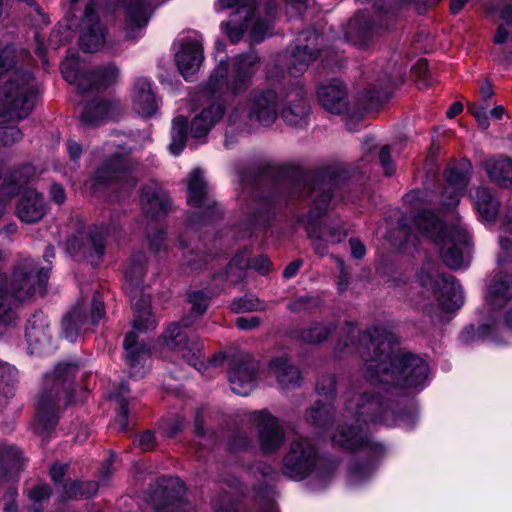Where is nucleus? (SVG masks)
Returning a JSON list of instances; mask_svg holds the SVG:
<instances>
[{
	"label": "nucleus",
	"instance_id": "9",
	"mask_svg": "<svg viewBox=\"0 0 512 512\" xmlns=\"http://www.w3.org/2000/svg\"><path fill=\"white\" fill-rule=\"evenodd\" d=\"M309 197L312 201L311 212L303 221L315 253L325 256L328 254L329 245L340 243L346 238L347 232L342 225L330 224L320 218L329 206L332 197L330 189L325 188L322 183L314 184Z\"/></svg>",
	"mask_w": 512,
	"mask_h": 512
},
{
	"label": "nucleus",
	"instance_id": "31",
	"mask_svg": "<svg viewBox=\"0 0 512 512\" xmlns=\"http://www.w3.org/2000/svg\"><path fill=\"white\" fill-rule=\"evenodd\" d=\"M132 103L135 112L142 117H151L156 113L158 100L148 79L141 77L135 81Z\"/></svg>",
	"mask_w": 512,
	"mask_h": 512
},
{
	"label": "nucleus",
	"instance_id": "15",
	"mask_svg": "<svg viewBox=\"0 0 512 512\" xmlns=\"http://www.w3.org/2000/svg\"><path fill=\"white\" fill-rule=\"evenodd\" d=\"M104 314V304L98 294L93 296L89 316L87 315L86 303H77L75 308L63 318L62 332L64 337L69 342H75L82 333L87 331L89 325H97Z\"/></svg>",
	"mask_w": 512,
	"mask_h": 512
},
{
	"label": "nucleus",
	"instance_id": "5",
	"mask_svg": "<svg viewBox=\"0 0 512 512\" xmlns=\"http://www.w3.org/2000/svg\"><path fill=\"white\" fill-rule=\"evenodd\" d=\"M38 87L29 73L14 72L9 80L0 84V144L12 145L21 139V131L6 125L26 118L33 110Z\"/></svg>",
	"mask_w": 512,
	"mask_h": 512
},
{
	"label": "nucleus",
	"instance_id": "35",
	"mask_svg": "<svg viewBox=\"0 0 512 512\" xmlns=\"http://www.w3.org/2000/svg\"><path fill=\"white\" fill-rule=\"evenodd\" d=\"M169 205L170 199L168 195L156 184L143 189L141 207L146 217H158L167 211Z\"/></svg>",
	"mask_w": 512,
	"mask_h": 512
},
{
	"label": "nucleus",
	"instance_id": "10",
	"mask_svg": "<svg viewBox=\"0 0 512 512\" xmlns=\"http://www.w3.org/2000/svg\"><path fill=\"white\" fill-rule=\"evenodd\" d=\"M146 259L144 255L133 256L125 272V288L134 311L133 328L140 332L153 330L157 320L151 313L150 297L142 289Z\"/></svg>",
	"mask_w": 512,
	"mask_h": 512
},
{
	"label": "nucleus",
	"instance_id": "46",
	"mask_svg": "<svg viewBox=\"0 0 512 512\" xmlns=\"http://www.w3.org/2000/svg\"><path fill=\"white\" fill-rule=\"evenodd\" d=\"M249 266V262L242 256H237L228 265L227 275H230L233 270H237L236 276L241 277L243 270ZM255 270L259 271L261 274H267L270 271L271 263L269 259L265 256H259L255 258L250 264Z\"/></svg>",
	"mask_w": 512,
	"mask_h": 512
},
{
	"label": "nucleus",
	"instance_id": "53",
	"mask_svg": "<svg viewBox=\"0 0 512 512\" xmlns=\"http://www.w3.org/2000/svg\"><path fill=\"white\" fill-rule=\"evenodd\" d=\"M374 469L373 464L356 465L350 471V482L352 484H359L364 479L368 478Z\"/></svg>",
	"mask_w": 512,
	"mask_h": 512
},
{
	"label": "nucleus",
	"instance_id": "52",
	"mask_svg": "<svg viewBox=\"0 0 512 512\" xmlns=\"http://www.w3.org/2000/svg\"><path fill=\"white\" fill-rule=\"evenodd\" d=\"M191 303V313L199 317L204 314L208 307L209 298L202 291H193L188 295Z\"/></svg>",
	"mask_w": 512,
	"mask_h": 512
},
{
	"label": "nucleus",
	"instance_id": "19",
	"mask_svg": "<svg viewBox=\"0 0 512 512\" xmlns=\"http://www.w3.org/2000/svg\"><path fill=\"white\" fill-rule=\"evenodd\" d=\"M321 41L322 38L314 30H306L300 33L288 66V71L292 76L297 77L307 70L318 55V46Z\"/></svg>",
	"mask_w": 512,
	"mask_h": 512
},
{
	"label": "nucleus",
	"instance_id": "3",
	"mask_svg": "<svg viewBox=\"0 0 512 512\" xmlns=\"http://www.w3.org/2000/svg\"><path fill=\"white\" fill-rule=\"evenodd\" d=\"M49 267H39L31 258L19 261L9 277L0 273V327L16 324V306L34 295H44L49 278Z\"/></svg>",
	"mask_w": 512,
	"mask_h": 512
},
{
	"label": "nucleus",
	"instance_id": "38",
	"mask_svg": "<svg viewBox=\"0 0 512 512\" xmlns=\"http://www.w3.org/2000/svg\"><path fill=\"white\" fill-rule=\"evenodd\" d=\"M118 110V102L93 100L83 108L81 112V121L85 125L97 126L105 119L115 117Z\"/></svg>",
	"mask_w": 512,
	"mask_h": 512
},
{
	"label": "nucleus",
	"instance_id": "11",
	"mask_svg": "<svg viewBox=\"0 0 512 512\" xmlns=\"http://www.w3.org/2000/svg\"><path fill=\"white\" fill-rule=\"evenodd\" d=\"M318 455L314 444L307 438L294 439L290 444L289 452L283 459V474L290 479L300 481L316 471L319 480H329L330 471L316 470Z\"/></svg>",
	"mask_w": 512,
	"mask_h": 512
},
{
	"label": "nucleus",
	"instance_id": "33",
	"mask_svg": "<svg viewBox=\"0 0 512 512\" xmlns=\"http://www.w3.org/2000/svg\"><path fill=\"white\" fill-rule=\"evenodd\" d=\"M512 298V274L497 272L487 290V302L493 308H500Z\"/></svg>",
	"mask_w": 512,
	"mask_h": 512
},
{
	"label": "nucleus",
	"instance_id": "2",
	"mask_svg": "<svg viewBox=\"0 0 512 512\" xmlns=\"http://www.w3.org/2000/svg\"><path fill=\"white\" fill-rule=\"evenodd\" d=\"M258 61L259 58L254 52L238 55L229 71L227 61L222 58L219 60V64L203 85L202 96L207 103L191 121L190 134L193 138L206 137L222 119L225 112L223 98L227 93L237 95L247 90L258 69Z\"/></svg>",
	"mask_w": 512,
	"mask_h": 512
},
{
	"label": "nucleus",
	"instance_id": "27",
	"mask_svg": "<svg viewBox=\"0 0 512 512\" xmlns=\"http://www.w3.org/2000/svg\"><path fill=\"white\" fill-rule=\"evenodd\" d=\"M47 212V205L43 196L34 189H27L21 195L16 214L25 223L40 221Z\"/></svg>",
	"mask_w": 512,
	"mask_h": 512
},
{
	"label": "nucleus",
	"instance_id": "20",
	"mask_svg": "<svg viewBox=\"0 0 512 512\" xmlns=\"http://www.w3.org/2000/svg\"><path fill=\"white\" fill-rule=\"evenodd\" d=\"M251 419L258 429L261 450L265 454L278 451L285 440L284 431L278 419L267 410L253 412Z\"/></svg>",
	"mask_w": 512,
	"mask_h": 512
},
{
	"label": "nucleus",
	"instance_id": "17",
	"mask_svg": "<svg viewBox=\"0 0 512 512\" xmlns=\"http://www.w3.org/2000/svg\"><path fill=\"white\" fill-rule=\"evenodd\" d=\"M121 229L118 223H111L107 226L94 227L86 235L79 232L67 241V250L70 253L83 252L84 254H93L101 256L105 250V243L108 240L118 241Z\"/></svg>",
	"mask_w": 512,
	"mask_h": 512
},
{
	"label": "nucleus",
	"instance_id": "51",
	"mask_svg": "<svg viewBox=\"0 0 512 512\" xmlns=\"http://www.w3.org/2000/svg\"><path fill=\"white\" fill-rule=\"evenodd\" d=\"M500 18L503 21L494 36V42L496 44H503L509 35V31L507 30L506 26L512 25V4H505L500 9Z\"/></svg>",
	"mask_w": 512,
	"mask_h": 512
},
{
	"label": "nucleus",
	"instance_id": "58",
	"mask_svg": "<svg viewBox=\"0 0 512 512\" xmlns=\"http://www.w3.org/2000/svg\"><path fill=\"white\" fill-rule=\"evenodd\" d=\"M261 323V320L257 316L250 317H238L235 321V325L240 330H252L257 328Z\"/></svg>",
	"mask_w": 512,
	"mask_h": 512
},
{
	"label": "nucleus",
	"instance_id": "13",
	"mask_svg": "<svg viewBox=\"0 0 512 512\" xmlns=\"http://www.w3.org/2000/svg\"><path fill=\"white\" fill-rule=\"evenodd\" d=\"M417 278L427 291L439 293V303L444 310H456L463 305V291L454 276L439 273L434 264L426 263L418 272Z\"/></svg>",
	"mask_w": 512,
	"mask_h": 512
},
{
	"label": "nucleus",
	"instance_id": "29",
	"mask_svg": "<svg viewBox=\"0 0 512 512\" xmlns=\"http://www.w3.org/2000/svg\"><path fill=\"white\" fill-rule=\"evenodd\" d=\"M187 190V201L190 206L204 208L205 213L216 207V202L209 195L207 183L200 169H194L189 174Z\"/></svg>",
	"mask_w": 512,
	"mask_h": 512
},
{
	"label": "nucleus",
	"instance_id": "55",
	"mask_svg": "<svg viewBox=\"0 0 512 512\" xmlns=\"http://www.w3.org/2000/svg\"><path fill=\"white\" fill-rule=\"evenodd\" d=\"M50 496V488L47 484H38L29 492V499L33 502V507L39 508L37 505Z\"/></svg>",
	"mask_w": 512,
	"mask_h": 512
},
{
	"label": "nucleus",
	"instance_id": "22",
	"mask_svg": "<svg viewBox=\"0 0 512 512\" xmlns=\"http://www.w3.org/2000/svg\"><path fill=\"white\" fill-rule=\"evenodd\" d=\"M257 369V362L249 355L235 357L229 371L231 390L235 394L247 396L255 387Z\"/></svg>",
	"mask_w": 512,
	"mask_h": 512
},
{
	"label": "nucleus",
	"instance_id": "60",
	"mask_svg": "<svg viewBox=\"0 0 512 512\" xmlns=\"http://www.w3.org/2000/svg\"><path fill=\"white\" fill-rule=\"evenodd\" d=\"M14 65V54L9 48L0 53V76L7 72Z\"/></svg>",
	"mask_w": 512,
	"mask_h": 512
},
{
	"label": "nucleus",
	"instance_id": "14",
	"mask_svg": "<svg viewBox=\"0 0 512 512\" xmlns=\"http://www.w3.org/2000/svg\"><path fill=\"white\" fill-rule=\"evenodd\" d=\"M190 325L188 319H183L182 324L174 323L167 328L163 335L166 347L175 351L191 366L198 371L206 369L205 363L201 360L202 346L197 336L188 335L184 330Z\"/></svg>",
	"mask_w": 512,
	"mask_h": 512
},
{
	"label": "nucleus",
	"instance_id": "49",
	"mask_svg": "<svg viewBox=\"0 0 512 512\" xmlns=\"http://www.w3.org/2000/svg\"><path fill=\"white\" fill-rule=\"evenodd\" d=\"M265 308V304L253 295H245L230 304V309L235 313L263 311Z\"/></svg>",
	"mask_w": 512,
	"mask_h": 512
},
{
	"label": "nucleus",
	"instance_id": "42",
	"mask_svg": "<svg viewBox=\"0 0 512 512\" xmlns=\"http://www.w3.org/2000/svg\"><path fill=\"white\" fill-rule=\"evenodd\" d=\"M395 64L388 63L385 68L374 70L372 75L368 77L371 83L373 93L375 96L372 98L381 99L382 96L387 95V90L393 85V72Z\"/></svg>",
	"mask_w": 512,
	"mask_h": 512
},
{
	"label": "nucleus",
	"instance_id": "25",
	"mask_svg": "<svg viewBox=\"0 0 512 512\" xmlns=\"http://www.w3.org/2000/svg\"><path fill=\"white\" fill-rule=\"evenodd\" d=\"M469 163L452 166L445 171L446 186L441 194V203L446 207H454L460 201L462 191L468 185Z\"/></svg>",
	"mask_w": 512,
	"mask_h": 512
},
{
	"label": "nucleus",
	"instance_id": "36",
	"mask_svg": "<svg viewBox=\"0 0 512 512\" xmlns=\"http://www.w3.org/2000/svg\"><path fill=\"white\" fill-rule=\"evenodd\" d=\"M126 6L127 36L134 37L135 29H142L150 17L151 0H124Z\"/></svg>",
	"mask_w": 512,
	"mask_h": 512
},
{
	"label": "nucleus",
	"instance_id": "56",
	"mask_svg": "<svg viewBox=\"0 0 512 512\" xmlns=\"http://www.w3.org/2000/svg\"><path fill=\"white\" fill-rule=\"evenodd\" d=\"M134 443L143 451L153 449L155 446V437L153 432L145 431L134 440Z\"/></svg>",
	"mask_w": 512,
	"mask_h": 512
},
{
	"label": "nucleus",
	"instance_id": "32",
	"mask_svg": "<svg viewBox=\"0 0 512 512\" xmlns=\"http://www.w3.org/2000/svg\"><path fill=\"white\" fill-rule=\"evenodd\" d=\"M317 94L321 105L331 113L340 114L347 107L346 88L339 80L320 85Z\"/></svg>",
	"mask_w": 512,
	"mask_h": 512
},
{
	"label": "nucleus",
	"instance_id": "41",
	"mask_svg": "<svg viewBox=\"0 0 512 512\" xmlns=\"http://www.w3.org/2000/svg\"><path fill=\"white\" fill-rule=\"evenodd\" d=\"M475 208L483 221L495 220L499 211V202L486 187H478L472 195Z\"/></svg>",
	"mask_w": 512,
	"mask_h": 512
},
{
	"label": "nucleus",
	"instance_id": "4",
	"mask_svg": "<svg viewBox=\"0 0 512 512\" xmlns=\"http://www.w3.org/2000/svg\"><path fill=\"white\" fill-rule=\"evenodd\" d=\"M237 9L221 28L232 43L239 42L246 32L252 42L259 43L272 34L276 7L274 0H217L215 10Z\"/></svg>",
	"mask_w": 512,
	"mask_h": 512
},
{
	"label": "nucleus",
	"instance_id": "62",
	"mask_svg": "<svg viewBox=\"0 0 512 512\" xmlns=\"http://www.w3.org/2000/svg\"><path fill=\"white\" fill-rule=\"evenodd\" d=\"M164 240H165V233L161 230L156 231V233L153 237H151L149 235L148 236V244H149L150 249L155 253L160 252L162 249V246L164 244Z\"/></svg>",
	"mask_w": 512,
	"mask_h": 512
},
{
	"label": "nucleus",
	"instance_id": "57",
	"mask_svg": "<svg viewBox=\"0 0 512 512\" xmlns=\"http://www.w3.org/2000/svg\"><path fill=\"white\" fill-rule=\"evenodd\" d=\"M315 304V300L309 296H301L289 303L288 308L293 312L310 309Z\"/></svg>",
	"mask_w": 512,
	"mask_h": 512
},
{
	"label": "nucleus",
	"instance_id": "8",
	"mask_svg": "<svg viewBox=\"0 0 512 512\" xmlns=\"http://www.w3.org/2000/svg\"><path fill=\"white\" fill-rule=\"evenodd\" d=\"M278 117V95L273 89L253 91L245 104H237L228 114V129L224 145L226 148L236 142L231 136L235 130L244 131L247 120L261 126H271Z\"/></svg>",
	"mask_w": 512,
	"mask_h": 512
},
{
	"label": "nucleus",
	"instance_id": "7",
	"mask_svg": "<svg viewBox=\"0 0 512 512\" xmlns=\"http://www.w3.org/2000/svg\"><path fill=\"white\" fill-rule=\"evenodd\" d=\"M76 366L59 363L51 375H47L37 403V422L41 432H49L57 424V408L71 402V382Z\"/></svg>",
	"mask_w": 512,
	"mask_h": 512
},
{
	"label": "nucleus",
	"instance_id": "26",
	"mask_svg": "<svg viewBox=\"0 0 512 512\" xmlns=\"http://www.w3.org/2000/svg\"><path fill=\"white\" fill-rule=\"evenodd\" d=\"M26 339L33 353H42L50 346V331L47 316L43 312H36L28 320Z\"/></svg>",
	"mask_w": 512,
	"mask_h": 512
},
{
	"label": "nucleus",
	"instance_id": "44",
	"mask_svg": "<svg viewBox=\"0 0 512 512\" xmlns=\"http://www.w3.org/2000/svg\"><path fill=\"white\" fill-rule=\"evenodd\" d=\"M188 120L180 115L172 120L171 143L169 150L172 154L178 155L186 145Z\"/></svg>",
	"mask_w": 512,
	"mask_h": 512
},
{
	"label": "nucleus",
	"instance_id": "30",
	"mask_svg": "<svg viewBox=\"0 0 512 512\" xmlns=\"http://www.w3.org/2000/svg\"><path fill=\"white\" fill-rule=\"evenodd\" d=\"M123 347L126 361L130 367V375L134 378H142L146 373L149 361V351L144 345L136 342V334L131 331L125 335Z\"/></svg>",
	"mask_w": 512,
	"mask_h": 512
},
{
	"label": "nucleus",
	"instance_id": "1",
	"mask_svg": "<svg viewBox=\"0 0 512 512\" xmlns=\"http://www.w3.org/2000/svg\"><path fill=\"white\" fill-rule=\"evenodd\" d=\"M394 337L384 329L374 327L359 334L357 351L364 361L365 383L351 386L344 394V404L331 438L341 447L369 451L373 456L384 452L383 445L373 442L364 427L370 422L387 423L388 401L376 391L385 388L423 387L429 366L420 356L394 351Z\"/></svg>",
	"mask_w": 512,
	"mask_h": 512
},
{
	"label": "nucleus",
	"instance_id": "50",
	"mask_svg": "<svg viewBox=\"0 0 512 512\" xmlns=\"http://www.w3.org/2000/svg\"><path fill=\"white\" fill-rule=\"evenodd\" d=\"M331 332V326L316 323L304 329L300 334V338L307 343H319L326 340Z\"/></svg>",
	"mask_w": 512,
	"mask_h": 512
},
{
	"label": "nucleus",
	"instance_id": "43",
	"mask_svg": "<svg viewBox=\"0 0 512 512\" xmlns=\"http://www.w3.org/2000/svg\"><path fill=\"white\" fill-rule=\"evenodd\" d=\"M270 211L269 201L265 198H253L250 203H247V225L254 227L258 224H264L268 220Z\"/></svg>",
	"mask_w": 512,
	"mask_h": 512
},
{
	"label": "nucleus",
	"instance_id": "23",
	"mask_svg": "<svg viewBox=\"0 0 512 512\" xmlns=\"http://www.w3.org/2000/svg\"><path fill=\"white\" fill-rule=\"evenodd\" d=\"M179 49L175 54V62L186 81H192L204 59L202 42L198 38L179 40Z\"/></svg>",
	"mask_w": 512,
	"mask_h": 512
},
{
	"label": "nucleus",
	"instance_id": "63",
	"mask_svg": "<svg viewBox=\"0 0 512 512\" xmlns=\"http://www.w3.org/2000/svg\"><path fill=\"white\" fill-rule=\"evenodd\" d=\"M68 470V465L66 464H55L50 469V475L52 480L58 484L62 483L64 476Z\"/></svg>",
	"mask_w": 512,
	"mask_h": 512
},
{
	"label": "nucleus",
	"instance_id": "47",
	"mask_svg": "<svg viewBox=\"0 0 512 512\" xmlns=\"http://www.w3.org/2000/svg\"><path fill=\"white\" fill-rule=\"evenodd\" d=\"M97 484L95 482L78 483L71 481L63 484V498H82L91 497L97 492Z\"/></svg>",
	"mask_w": 512,
	"mask_h": 512
},
{
	"label": "nucleus",
	"instance_id": "21",
	"mask_svg": "<svg viewBox=\"0 0 512 512\" xmlns=\"http://www.w3.org/2000/svg\"><path fill=\"white\" fill-rule=\"evenodd\" d=\"M336 381L332 375L321 378L316 385L319 396L325 399L317 400L306 412V420L311 425L319 428L326 427L332 420V405L330 400L335 396Z\"/></svg>",
	"mask_w": 512,
	"mask_h": 512
},
{
	"label": "nucleus",
	"instance_id": "48",
	"mask_svg": "<svg viewBox=\"0 0 512 512\" xmlns=\"http://www.w3.org/2000/svg\"><path fill=\"white\" fill-rule=\"evenodd\" d=\"M35 176V169L30 164H25L16 169L10 175V184L13 186L11 189H8L6 195L8 198L12 197L16 193V188L26 184L30 179Z\"/></svg>",
	"mask_w": 512,
	"mask_h": 512
},
{
	"label": "nucleus",
	"instance_id": "34",
	"mask_svg": "<svg viewBox=\"0 0 512 512\" xmlns=\"http://www.w3.org/2000/svg\"><path fill=\"white\" fill-rule=\"evenodd\" d=\"M375 26L366 13L356 14L347 24L345 39L352 44L363 47L372 38Z\"/></svg>",
	"mask_w": 512,
	"mask_h": 512
},
{
	"label": "nucleus",
	"instance_id": "6",
	"mask_svg": "<svg viewBox=\"0 0 512 512\" xmlns=\"http://www.w3.org/2000/svg\"><path fill=\"white\" fill-rule=\"evenodd\" d=\"M411 229L439 245L442 259L451 269L468 266L469 235L463 226L444 227L434 213L423 210L413 217Z\"/></svg>",
	"mask_w": 512,
	"mask_h": 512
},
{
	"label": "nucleus",
	"instance_id": "12",
	"mask_svg": "<svg viewBox=\"0 0 512 512\" xmlns=\"http://www.w3.org/2000/svg\"><path fill=\"white\" fill-rule=\"evenodd\" d=\"M61 72L67 82L75 84L82 92L107 88L116 83L120 76L119 68L112 63L99 66L90 72H81L79 58L74 55L65 58L61 64Z\"/></svg>",
	"mask_w": 512,
	"mask_h": 512
},
{
	"label": "nucleus",
	"instance_id": "40",
	"mask_svg": "<svg viewBox=\"0 0 512 512\" xmlns=\"http://www.w3.org/2000/svg\"><path fill=\"white\" fill-rule=\"evenodd\" d=\"M21 452L15 446L0 444V483L13 479L21 468Z\"/></svg>",
	"mask_w": 512,
	"mask_h": 512
},
{
	"label": "nucleus",
	"instance_id": "54",
	"mask_svg": "<svg viewBox=\"0 0 512 512\" xmlns=\"http://www.w3.org/2000/svg\"><path fill=\"white\" fill-rule=\"evenodd\" d=\"M17 495L16 489H9L7 494L4 497L5 500V506H4V512H40V509L37 507H31L26 508L22 507L21 509H17L16 504L14 503L15 497Z\"/></svg>",
	"mask_w": 512,
	"mask_h": 512
},
{
	"label": "nucleus",
	"instance_id": "59",
	"mask_svg": "<svg viewBox=\"0 0 512 512\" xmlns=\"http://www.w3.org/2000/svg\"><path fill=\"white\" fill-rule=\"evenodd\" d=\"M379 161L384 169L386 175L390 176L394 172V165L390 158V149L384 146L379 152Z\"/></svg>",
	"mask_w": 512,
	"mask_h": 512
},
{
	"label": "nucleus",
	"instance_id": "39",
	"mask_svg": "<svg viewBox=\"0 0 512 512\" xmlns=\"http://www.w3.org/2000/svg\"><path fill=\"white\" fill-rule=\"evenodd\" d=\"M269 369L276 376L279 385L282 388L295 387L300 383L301 375L297 367L290 364L286 356H281L271 360Z\"/></svg>",
	"mask_w": 512,
	"mask_h": 512
},
{
	"label": "nucleus",
	"instance_id": "28",
	"mask_svg": "<svg viewBox=\"0 0 512 512\" xmlns=\"http://www.w3.org/2000/svg\"><path fill=\"white\" fill-rule=\"evenodd\" d=\"M308 114V104L305 100V91L301 86L290 89L284 99L282 117L291 126L301 125Z\"/></svg>",
	"mask_w": 512,
	"mask_h": 512
},
{
	"label": "nucleus",
	"instance_id": "64",
	"mask_svg": "<svg viewBox=\"0 0 512 512\" xmlns=\"http://www.w3.org/2000/svg\"><path fill=\"white\" fill-rule=\"evenodd\" d=\"M16 374V370L14 367L8 365L7 363L0 362V383L8 384L13 380Z\"/></svg>",
	"mask_w": 512,
	"mask_h": 512
},
{
	"label": "nucleus",
	"instance_id": "45",
	"mask_svg": "<svg viewBox=\"0 0 512 512\" xmlns=\"http://www.w3.org/2000/svg\"><path fill=\"white\" fill-rule=\"evenodd\" d=\"M500 245L503 252L498 255L497 264L499 267L506 266L512 263V208L509 210L505 217L502 234L500 235Z\"/></svg>",
	"mask_w": 512,
	"mask_h": 512
},
{
	"label": "nucleus",
	"instance_id": "61",
	"mask_svg": "<svg viewBox=\"0 0 512 512\" xmlns=\"http://www.w3.org/2000/svg\"><path fill=\"white\" fill-rule=\"evenodd\" d=\"M114 425L118 430L124 431L128 425V406L126 403H121L120 409L114 419Z\"/></svg>",
	"mask_w": 512,
	"mask_h": 512
},
{
	"label": "nucleus",
	"instance_id": "24",
	"mask_svg": "<svg viewBox=\"0 0 512 512\" xmlns=\"http://www.w3.org/2000/svg\"><path fill=\"white\" fill-rule=\"evenodd\" d=\"M81 28L80 45L85 52H96L104 46L106 42L105 32L99 23V17L95 12L93 3L87 4L85 8Z\"/></svg>",
	"mask_w": 512,
	"mask_h": 512
},
{
	"label": "nucleus",
	"instance_id": "16",
	"mask_svg": "<svg viewBox=\"0 0 512 512\" xmlns=\"http://www.w3.org/2000/svg\"><path fill=\"white\" fill-rule=\"evenodd\" d=\"M137 169L135 165L122 154L113 153L106 159L95 172V180L100 183L119 184V187L128 191L137 184Z\"/></svg>",
	"mask_w": 512,
	"mask_h": 512
},
{
	"label": "nucleus",
	"instance_id": "37",
	"mask_svg": "<svg viewBox=\"0 0 512 512\" xmlns=\"http://www.w3.org/2000/svg\"><path fill=\"white\" fill-rule=\"evenodd\" d=\"M482 166L492 182L503 188H512V159L504 156L488 158Z\"/></svg>",
	"mask_w": 512,
	"mask_h": 512
},
{
	"label": "nucleus",
	"instance_id": "18",
	"mask_svg": "<svg viewBox=\"0 0 512 512\" xmlns=\"http://www.w3.org/2000/svg\"><path fill=\"white\" fill-rule=\"evenodd\" d=\"M184 493L179 478H162L151 497L155 512H192L191 505L183 500Z\"/></svg>",
	"mask_w": 512,
	"mask_h": 512
}]
</instances>
